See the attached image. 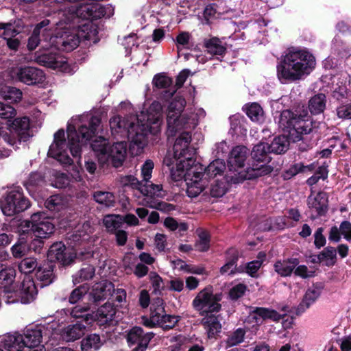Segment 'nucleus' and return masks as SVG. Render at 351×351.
Wrapping results in <instances>:
<instances>
[{"mask_svg": "<svg viewBox=\"0 0 351 351\" xmlns=\"http://www.w3.org/2000/svg\"><path fill=\"white\" fill-rule=\"evenodd\" d=\"M162 121V106L154 101L147 112H141L136 118L125 120L119 116L113 117L110 120V128L113 136H127L130 141V149L133 154H138L147 145L148 133H158Z\"/></svg>", "mask_w": 351, "mask_h": 351, "instance_id": "1", "label": "nucleus"}, {"mask_svg": "<svg viewBox=\"0 0 351 351\" xmlns=\"http://www.w3.org/2000/svg\"><path fill=\"white\" fill-rule=\"evenodd\" d=\"M100 124V119L83 115L71 120L68 123L69 143L66 141L63 130H59L53 136V141L49 147L48 155L64 165H71L72 158L68 154V145L73 158H80L82 147L93 136Z\"/></svg>", "mask_w": 351, "mask_h": 351, "instance_id": "2", "label": "nucleus"}, {"mask_svg": "<svg viewBox=\"0 0 351 351\" xmlns=\"http://www.w3.org/2000/svg\"><path fill=\"white\" fill-rule=\"evenodd\" d=\"M315 57L308 51L289 49L277 65V77L282 84L291 83L303 79L315 66Z\"/></svg>", "mask_w": 351, "mask_h": 351, "instance_id": "3", "label": "nucleus"}, {"mask_svg": "<svg viewBox=\"0 0 351 351\" xmlns=\"http://www.w3.org/2000/svg\"><path fill=\"white\" fill-rule=\"evenodd\" d=\"M279 124L285 134L275 138L269 145V152L277 154L288 149L289 141H300L302 135L308 134L313 128L312 121L308 117H298L289 110L282 112Z\"/></svg>", "mask_w": 351, "mask_h": 351, "instance_id": "4", "label": "nucleus"}, {"mask_svg": "<svg viewBox=\"0 0 351 351\" xmlns=\"http://www.w3.org/2000/svg\"><path fill=\"white\" fill-rule=\"evenodd\" d=\"M248 155L249 150L245 146H237L232 149L228 160V176L232 183L237 184L245 180L255 179L268 175L273 171V167L264 164H252L245 167Z\"/></svg>", "mask_w": 351, "mask_h": 351, "instance_id": "5", "label": "nucleus"}, {"mask_svg": "<svg viewBox=\"0 0 351 351\" xmlns=\"http://www.w3.org/2000/svg\"><path fill=\"white\" fill-rule=\"evenodd\" d=\"M187 165L177 163L176 167H171L170 171L173 180L179 181L184 179L186 184V193L191 197L199 195L206 188L207 180L203 176V167L195 164L194 158L187 157Z\"/></svg>", "mask_w": 351, "mask_h": 351, "instance_id": "6", "label": "nucleus"}, {"mask_svg": "<svg viewBox=\"0 0 351 351\" xmlns=\"http://www.w3.org/2000/svg\"><path fill=\"white\" fill-rule=\"evenodd\" d=\"M186 105L185 99L176 96L169 104L167 110V123L168 136H174L175 132L180 130L193 129L197 125L194 115L183 113Z\"/></svg>", "mask_w": 351, "mask_h": 351, "instance_id": "7", "label": "nucleus"}, {"mask_svg": "<svg viewBox=\"0 0 351 351\" xmlns=\"http://www.w3.org/2000/svg\"><path fill=\"white\" fill-rule=\"evenodd\" d=\"M91 147L102 164L111 163L113 167H119L125 158L127 146L124 141L108 145L106 138L98 137L91 143Z\"/></svg>", "mask_w": 351, "mask_h": 351, "instance_id": "8", "label": "nucleus"}, {"mask_svg": "<svg viewBox=\"0 0 351 351\" xmlns=\"http://www.w3.org/2000/svg\"><path fill=\"white\" fill-rule=\"evenodd\" d=\"M96 35V29L91 23L84 25L77 32L65 30L58 32L56 36H51L50 43L59 49L60 45L64 51H71L77 47L81 39L92 40Z\"/></svg>", "mask_w": 351, "mask_h": 351, "instance_id": "9", "label": "nucleus"}, {"mask_svg": "<svg viewBox=\"0 0 351 351\" xmlns=\"http://www.w3.org/2000/svg\"><path fill=\"white\" fill-rule=\"evenodd\" d=\"M0 136L8 145L17 147L21 141H27L30 137L29 119L24 117L15 119L6 126L0 124Z\"/></svg>", "mask_w": 351, "mask_h": 351, "instance_id": "10", "label": "nucleus"}, {"mask_svg": "<svg viewBox=\"0 0 351 351\" xmlns=\"http://www.w3.org/2000/svg\"><path fill=\"white\" fill-rule=\"evenodd\" d=\"M20 230L23 233L32 231L39 238H47L53 233L55 226L51 219L44 213H36L32 215L30 221H23L20 224Z\"/></svg>", "mask_w": 351, "mask_h": 351, "instance_id": "11", "label": "nucleus"}, {"mask_svg": "<svg viewBox=\"0 0 351 351\" xmlns=\"http://www.w3.org/2000/svg\"><path fill=\"white\" fill-rule=\"evenodd\" d=\"M191 136L189 132H183L176 138L173 145V158L170 156H166L164 162L169 167H176L177 163H182V165H187L188 156L193 158L195 149L189 147Z\"/></svg>", "mask_w": 351, "mask_h": 351, "instance_id": "12", "label": "nucleus"}, {"mask_svg": "<svg viewBox=\"0 0 351 351\" xmlns=\"http://www.w3.org/2000/svg\"><path fill=\"white\" fill-rule=\"evenodd\" d=\"M220 300V295H214L210 288H205L197 293L193 301V306L201 315L218 312L221 308Z\"/></svg>", "mask_w": 351, "mask_h": 351, "instance_id": "13", "label": "nucleus"}, {"mask_svg": "<svg viewBox=\"0 0 351 351\" xmlns=\"http://www.w3.org/2000/svg\"><path fill=\"white\" fill-rule=\"evenodd\" d=\"M29 206V200L19 190L10 191L1 203L2 212L7 216H13L24 211Z\"/></svg>", "mask_w": 351, "mask_h": 351, "instance_id": "14", "label": "nucleus"}, {"mask_svg": "<svg viewBox=\"0 0 351 351\" xmlns=\"http://www.w3.org/2000/svg\"><path fill=\"white\" fill-rule=\"evenodd\" d=\"M42 49L49 52L41 53L40 51H36L34 53V61L40 65L52 68L53 69L62 68L63 64L66 62L64 58L58 52V48L56 45L49 44H43Z\"/></svg>", "mask_w": 351, "mask_h": 351, "instance_id": "15", "label": "nucleus"}, {"mask_svg": "<svg viewBox=\"0 0 351 351\" xmlns=\"http://www.w3.org/2000/svg\"><path fill=\"white\" fill-rule=\"evenodd\" d=\"M73 14L86 19H97L101 17L109 18L114 14V8L110 5L104 6L99 3L81 5L75 10Z\"/></svg>", "mask_w": 351, "mask_h": 351, "instance_id": "16", "label": "nucleus"}, {"mask_svg": "<svg viewBox=\"0 0 351 351\" xmlns=\"http://www.w3.org/2000/svg\"><path fill=\"white\" fill-rule=\"evenodd\" d=\"M16 78L27 85H34L42 83L45 79L44 72L34 66H20L13 71Z\"/></svg>", "mask_w": 351, "mask_h": 351, "instance_id": "17", "label": "nucleus"}, {"mask_svg": "<svg viewBox=\"0 0 351 351\" xmlns=\"http://www.w3.org/2000/svg\"><path fill=\"white\" fill-rule=\"evenodd\" d=\"M282 315L276 311L268 308L256 307L249 314L246 323L256 328L262 325L267 319L278 322Z\"/></svg>", "mask_w": 351, "mask_h": 351, "instance_id": "18", "label": "nucleus"}, {"mask_svg": "<svg viewBox=\"0 0 351 351\" xmlns=\"http://www.w3.org/2000/svg\"><path fill=\"white\" fill-rule=\"evenodd\" d=\"M154 335L153 332L143 333L141 327L135 326L128 332L127 340L131 344L138 343V346L133 351H144Z\"/></svg>", "mask_w": 351, "mask_h": 351, "instance_id": "19", "label": "nucleus"}, {"mask_svg": "<svg viewBox=\"0 0 351 351\" xmlns=\"http://www.w3.org/2000/svg\"><path fill=\"white\" fill-rule=\"evenodd\" d=\"M65 245L61 243H53L48 250L47 258L49 261H58L63 265H69L73 262L75 256L72 253L65 252Z\"/></svg>", "mask_w": 351, "mask_h": 351, "instance_id": "20", "label": "nucleus"}, {"mask_svg": "<svg viewBox=\"0 0 351 351\" xmlns=\"http://www.w3.org/2000/svg\"><path fill=\"white\" fill-rule=\"evenodd\" d=\"M166 315L163 301L160 298H157L152 304L150 317H143L142 324L148 328H154L158 324V322Z\"/></svg>", "mask_w": 351, "mask_h": 351, "instance_id": "21", "label": "nucleus"}, {"mask_svg": "<svg viewBox=\"0 0 351 351\" xmlns=\"http://www.w3.org/2000/svg\"><path fill=\"white\" fill-rule=\"evenodd\" d=\"M21 295V302L27 304L32 302L38 293L34 280L29 276H25L19 289Z\"/></svg>", "mask_w": 351, "mask_h": 351, "instance_id": "22", "label": "nucleus"}, {"mask_svg": "<svg viewBox=\"0 0 351 351\" xmlns=\"http://www.w3.org/2000/svg\"><path fill=\"white\" fill-rule=\"evenodd\" d=\"M85 332L86 326L77 322L64 328L61 332V337L67 342L74 341L81 338L85 334Z\"/></svg>", "mask_w": 351, "mask_h": 351, "instance_id": "23", "label": "nucleus"}, {"mask_svg": "<svg viewBox=\"0 0 351 351\" xmlns=\"http://www.w3.org/2000/svg\"><path fill=\"white\" fill-rule=\"evenodd\" d=\"M114 290V285L108 280H102L96 283L93 287L90 295L95 302L105 299L112 295Z\"/></svg>", "mask_w": 351, "mask_h": 351, "instance_id": "24", "label": "nucleus"}, {"mask_svg": "<svg viewBox=\"0 0 351 351\" xmlns=\"http://www.w3.org/2000/svg\"><path fill=\"white\" fill-rule=\"evenodd\" d=\"M309 208L315 209L319 215L326 213L328 207V195L324 192H319L315 195H311L308 198Z\"/></svg>", "mask_w": 351, "mask_h": 351, "instance_id": "25", "label": "nucleus"}, {"mask_svg": "<svg viewBox=\"0 0 351 351\" xmlns=\"http://www.w3.org/2000/svg\"><path fill=\"white\" fill-rule=\"evenodd\" d=\"M269 152V145L266 143H260L256 145L252 151L251 156L254 160L252 164L267 165L270 160L268 156Z\"/></svg>", "mask_w": 351, "mask_h": 351, "instance_id": "26", "label": "nucleus"}, {"mask_svg": "<svg viewBox=\"0 0 351 351\" xmlns=\"http://www.w3.org/2000/svg\"><path fill=\"white\" fill-rule=\"evenodd\" d=\"M23 335L25 347L27 348L40 345L43 338V330L40 327L27 328Z\"/></svg>", "mask_w": 351, "mask_h": 351, "instance_id": "27", "label": "nucleus"}, {"mask_svg": "<svg viewBox=\"0 0 351 351\" xmlns=\"http://www.w3.org/2000/svg\"><path fill=\"white\" fill-rule=\"evenodd\" d=\"M140 191L145 196L142 202H145L147 199L157 200V198H162L166 195V192L161 184H146L141 186Z\"/></svg>", "mask_w": 351, "mask_h": 351, "instance_id": "28", "label": "nucleus"}, {"mask_svg": "<svg viewBox=\"0 0 351 351\" xmlns=\"http://www.w3.org/2000/svg\"><path fill=\"white\" fill-rule=\"evenodd\" d=\"M2 343L8 351H22L25 348L23 335L19 333L5 335Z\"/></svg>", "mask_w": 351, "mask_h": 351, "instance_id": "29", "label": "nucleus"}, {"mask_svg": "<svg viewBox=\"0 0 351 351\" xmlns=\"http://www.w3.org/2000/svg\"><path fill=\"white\" fill-rule=\"evenodd\" d=\"M298 263V260L295 258L278 261L274 265V270L282 277L289 276Z\"/></svg>", "mask_w": 351, "mask_h": 351, "instance_id": "30", "label": "nucleus"}, {"mask_svg": "<svg viewBox=\"0 0 351 351\" xmlns=\"http://www.w3.org/2000/svg\"><path fill=\"white\" fill-rule=\"evenodd\" d=\"M321 294V289L316 287L309 288L305 293L304 298L298 306V311L303 313L315 302Z\"/></svg>", "mask_w": 351, "mask_h": 351, "instance_id": "31", "label": "nucleus"}, {"mask_svg": "<svg viewBox=\"0 0 351 351\" xmlns=\"http://www.w3.org/2000/svg\"><path fill=\"white\" fill-rule=\"evenodd\" d=\"M202 324L206 330L208 338L214 337L221 331V325L218 318L214 315H207L202 320Z\"/></svg>", "mask_w": 351, "mask_h": 351, "instance_id": "32", "label": "nucleus"}, {"mask_svg": "<svg viewBox=\"0 0 351 351\" xmlns=\"http://www.w3.org/2000/svg\"><path fill=\"white\" fill-rule=\"evenodd\" d=\"M36 278L42 282L43 286H47L51 284L54 279L53 265L51 263H45L40 266L36 271Z\"/></svg>", "mask_w": 351, "mask_h": 351, "instance_id": "33", "label": "nucleus"}, {"mask_svg": "<svg viewBox=\"0 0 351 351\" xmlns=\"http://www.w3.org/2000/svg\"><path fill=\"white\" fill-rule=\"evenodd\" d=\"M116 314V310L110 303H106L101 306L97 312V319L101 324H106L111 322Z\"/></svg>", "mask_w": 351, "mask_h": 351, "instance_id": "34", "label": "nucleus"}, {"mask_svg": "<svg viewBox=\"0 0 351 351\" xmlns=\"http://www.w3.org/2000/svg\"><path fill=\"white\" fill-rule=\"evenodd\" d=\"M103 345L99 335L91 334L84 338L81 341L82 351H95L99 350Z\"/></svg>", "mask_w": 351, "mask_h": 351, "instance_id": "35", "label": "nucleus"}, {"mask_svg": "<svg viewBox=\"0 0 351 351\" xmlns=\"http://www.w3.org/2000/svg\"><path fill=\"white\" fill-rule=\"evenodd\" d=\"M204 46L207 51L212 55H223L226 48L222 42L217 38H212L204 42Z\"/></svg>", "mask_w": 351, "mask_h": 351, "instance_id": "36", "label": "nucleus"}, {"mask_svg": "<svg viewBox=\"0 0 351 351\" xmlns=\"http://www.w3.org/2000/svg\"><path fill=\"white\" fill-rule=\"evenodd\" d=\"M226 169V165L223 160L217 159L213 161L206 167L203 173V176L207 178L215 177L223 172Z\"/></svg>", "mask_w": 351, "mask_h": 351, "instance_id": "37", "label": "nucleus"}, {"mask_svg": "<svg viewBox=\"0 0 351 351\" xmlns=\"http://www.w3.org/2000/svg\"><path fill=\"white\" fill-rule=\"evenodd\" d=\"M198 239L195 244V248L199 252H206L210 247V235L207 231L202 228L196 230Z\"/></svg>", "mask_w": 351, "mask_h": 351, "instance_id": "38", "label": "nucleus"}, {"mask_svg": "<svg viewBox=\"0 0 351 351\" xmlns=\"http://www.w3.org/2000/svg\"><path fill=\"white\" fill-rule=\"evenodd\" d=\"M16 271L13 267H8L0 271V287L3 289L10 287L14 280Z\"/></svg>", "mask_w": 351, "mask_h": 351, "instance_id": "39", "label": "nucleus"}, {"mask_svg": "<svg viewBox=\"0 0 351 351\" xmlns=\"http://www.w3.org/2000/svg\"><path fill=\"white\" fill-rule=\"evenodd\" d=\"M93 198L97 203L107 207L113 206L115 202L114 194L108 191H95L93 193Z\"/></svg>", "mask_w": 351, "mask_h": 351, "instance_id": "40", "label": "nucleus"}, {"mask_svg": "<svg viewBox=\"0 0 351 351\" xmlns=\"http://www.w3.org/2000/svg\"><path fill=\"white\" fill-rule=\"evenodd\" d=\"M325 106L326 97L324 94L316 95L309 101V109L314 114H319L323 112Z\"/></svg>", "mask_w": 351, "mask_h": 351, "instance_id": "41", "label": "nucleus"}, {"mask_svg": "<svg viewBox=\"0 0 351 351\" xmlns=\"http://www.w3.org/2000/svg\"><path fill=\"white\" fill-rule=\"evenodd\" d=\"M104 223L109 232H114L121 228L123 223V219L119 215H109L104 217Z\"/></svg>", "mask_w": 351, "mask_h": 351, "instance_id": "42", "label": "nucleus"}, {"mask_svg": "<svg viewBox=\"0 0 351 351\" xmlns=\"http://www.w3.org/2000/svg\"><path fill=\"white\" fill-rule=\"evenodd\" d=\"M3 300L7 304H12L21 302V295L19 289L16 290L14 287L4 288L1 292Z\"/></svg>", "mask_w": 351, "mask_h": 351, "instance_id": "43", "label": "nucleus"}, {"mask_svg": "<svg viewBox=\"0 0 351 351\" xmlns=\"http://www.w3.org/2000/svg\"><path fill=\"white\" fill-rule=\"evenodd\" d=\"M2 97L11 103H16L22 97L21 91L14 87L6 86L1 91Z\"/></svg>", "mask_w": 351, "mask_h": 351, "instance_id": "44", "label": "nucleus"}, {"mask_svg": "<svg viewBox=\"0 0 351 351\" xmlns=\"http://www.w3.org/2000/svg\"><path fill=\"white\" fill-rule=\"evenodd\" d=\"M140 204L163 212H170L175 210V206L173 204L158 200L147 199L145 202H141Z\"/></svg>", "mask_w": 351, "mask_h": 351, "instance_id": "45", "label": "nucleus"}, {"mask_svg": "<svg viewBox=\"0 0 351 351\" xmlns=\"http://www.w3.org/2000/svg\"><path fill=\"white\" fill-rule=\"evenodd\" d=\"M95 274V268L92 265L82 267L74 276V283H80L84 280L91 279Z\"/></svg>", "mask_w": 351, "mask_h": 351, "instance_id": "46", "label": "nucleus"}, {"mask_svg": "<svg viewBox=\"0 0 351 351\" xmlns=\"http://www.w3.org/2000/svg\"><path fill=\"white\" fill-rule=\"evenodd\" d=\"M246 113L253 121H261L263 119V110L257 103H253L247 106Z\"/></svg>", "mask_w": 351, "mask_h": 351, "instance_id": "47", "label": "nucleus"}, {"mask_svg": "<svg viewBox=\"0 0 351 351\" xmlns=\"http://www.w3.org/2000/svg\"><path fill=\"white\" fill-rule=\"evenodd\" d=\"M64 205V202L62 196L59 195H51L45 202V206L50 210H59Z\"/></svg>", "mask_w": 351, "mask_h": 351, "instance_id": "48", "label": "nucleus"}, {"mask_svg": "<svg viewBox=\"0 0 351 351\" xmlns=\"http://www.w3.org/2000/svg\"><path fill=\"white\" fill-rule=\"evenodd\" d=\"M245 331L243 328H238L234 331L227 339L226 343L228 346H234L243 341Z\"/></svg>", "mask_w": 351, "mask_h": 351, "instance_id": "49", "label": "nucleus"}, {"mask_svg": "<svg viewBox=\"0 0 351 351\" xmlns=\"http://www.w3.org/2000/svg\"><path fill=\"white\" fill-rule=\"evenodd\" d=\"M119 182L123 186H130L139 191L142 186L141 182L132 175L121 176L119 178Z\"/></svg>", "mask_w": 351, "mask_h": 351, "instance_id": "50", "label": "nucleus"}, {"mask_svg": "<svg viewBox=\"0 0 351 351\" xmlns=\"http://www.w3.org/2000/svg\"><path fill=\"white\" fill-rule=\"evenodd\" d=\"M237 256H234L231 260L228 261L223 266L220 268L221 274L232 275L240 272L241 270L237 267Z\"/></svg>", "mask_w": 351, "mask_h": 351, "instance_id": "51", "label": "nucleus"}, {"mask_svg": "<svg viewBox=\"0 0 351 351\" xmlns=\"http://www.w3.org/2000/svg\"><path fill=\"white\" fill-rule=\"evenodd\" d=\"M38 266L35 258L29 257L24 258L19 265V270L24 274H29L33 271Z\"/></svg>", "mask_w": 351, "mask_h": 351, "instance_id": "52", "label": "nucleus"}, {"mask_svg": "<svg viewBox=\"0 0 351 351\" xmlns=\"http://www.w3.org/2000/svg\"><path fill=\"white\" fill-rule=\"evenodd\" d=\"M11 251L14 258H21L28 252L27 245L25 241L20 240L12 247Z\"/></svg>", "mask_w": 351, "mask_h": 351, "instance_id": "53", "label": "nucleus"}, {"mask_svg": "<svg viewBox=\"0 0 351 351\" xmlns=\"http://www.w3.org/2000/svg\"><path fill=\"white\" fill-rule=\"evenodd\" d=\"M227 190V184L223 181L215 180L211 184L210 192L213 197H221Z\"/></svg>", "mask_w": 351, "mask_h": 351, "instance_id": "54", "label": "nucleus"}, {"mask_svg": "<svg viewBox=\"0 0 351 351\" xmlns=\"http://www.w3.org/2000/svg\"><path fill=\"white\" fill-rule=\"evenodd\" d=\"M53 177L54 178L51 183L53 186L58 189H62L69 185V179L65 173L55 172Z\"/></svg>", "mask_w": 351, "mask_h": 351, "instance_id": "55", "label": "nucleus"}, {"mask_svg": "<svg viewBox=\"0 0 351 351\" xmlns=\"http://www.w3.org/2000/svg\"><path fill=\"white\" fill-rule=\"evenodd\" d=\"M179 319L180 317L178 316L166 314L165 317L160 320V322H158V324L157 326L165 330L170 329L176 326Z\"/></svg>", "mask_w": 351, "mask_h": 351, "instance_id": "56", "label": "nucleus"}, {"mask_svg": "<svg viewBox=\"0 0 351 351\" xmlns=\"http://www.w3.org/2000/svg\"><path fill=\"white\" fill-rule=\"evenodd\" d=\"M171 83V79L165 75H156L153 80L154 85L161 89L169 88Z\"/></svg>", "mask_w": 351, "mask_h": 351, "instance_id": "57", "label": "nucleus"}, {"mask_svg": "<svg viewBox=\"0 0 351 351\" xmlns=\"http://www.w3.org/2000/svg\"><path fill=\"white\" fill-rule=\"evenodd\" d=\"M89 309L88 306H76L73 307L71 311V315L75 318H84L85 321L88 322L91 316L89 314L84 313Z\"/></svg>", "mask_w": 351, "mask_h": 351, "instance_id": "58", "label": "nucleus"}, {"mask_svg": "<svg viewBox=\"0 0 351 351\" xmlns=\"http://www.w3.org/2000/svg\"><path fill=\"white\" fill-rule=\"evenodd\" d=\"M314 169L315 165L313 164L304 166L302 163H297L289 168L287 173L293 176L300 172L312 171Z\"/></svg>", "mask_w": 351, "mask_h": 351, "instance_id": "59", "label": "nucleus"}, {"mask_svg": "<svg viewBox=\"0 0 351 351\" xmlns=\"http://www.w3.org/2000/svg\"><path fill=\"white\" fill-rule=\"evenodd\" d=\"M154 165L152 160H147L141 167V176L143 181L148 182L152 173Z\"/></svg>", "mask_w": 351, "mask_h": 351, "instance_id": "60", "label": "nucleus"}, {"mask_svg": "<svg viewBox=\"0 0 351 351\" xmlns=\"http://www.w3.org/2000/svg\"><path fill=\"white\" fill-rule=\"evenodd\" d=\"M16 110L11 106L5 105L0 102V117L4 119H10L15 117Z\"/></svg>", "mask_w": 351, "mask_h": 351, "instance_id": "61", "label": "nucleus"}, {"mask_svg": "<svg viewBox=\"0 0 351 351\" xmlns=\"http://www.w3.org/2000/svg\"><path fill=\"white\" fill-rule=\"evenodd\" d=\"M87 291L88 288L84 285L76 288L71 292L69 297V302L72 304L76 303Z\"/></svg>", "mask_w": 351, "mask_h": 351, "instance_id": "62", "label": "nucleus"}, {"mask_svg": "<svg viewBox=\"0 0 351 351\" xmlns=\"http://www.w3.org/2000/svg\"><path fill=\"white\" fill-rule=\"evenodd\" d=\"M0 29H3L2 36L5 40L18 34V31L11 23H0Z\"/></svg>", "mask_w": 351, "mask_h": 351, "instance_id": "63", "label": "nucleus"}, {"mask_svg": "<svg viewBox=\"0 0 351 351\" xmlns=\"http://www.w3.org/2000/svg\"><path fill=\"white\" fill-rule=\"evenodd\" d=\"M337 250L333 247H327L320 253L318 258L320 261L324 260L334 261L336 258Z\"/></svg>", "mask_w": 351, "mask_h": 351, "instance_id": "64", "label": "nucleus"}]
</instances>
